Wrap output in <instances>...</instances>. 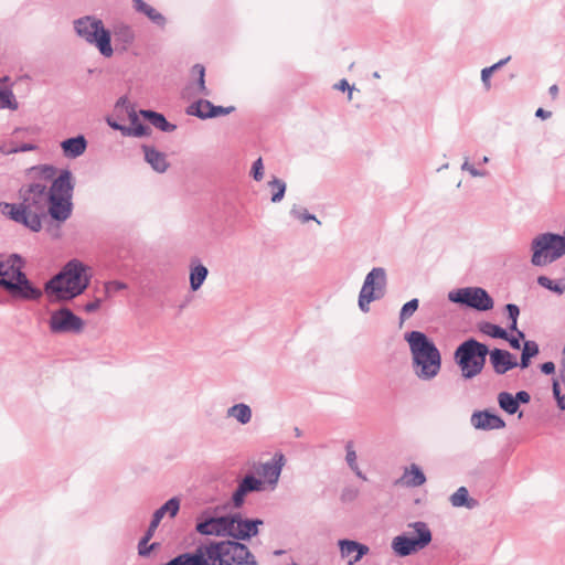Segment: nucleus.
Returning a JSON list of instances; mask_svg holds the SVG:
<instances>
[{
  "instance_id": "nucleus-40",
  "label": "nucleus",
  "mask_w": 565,
  "mask_h": 565,
  "mask_svg": "<svg viewBox=\"0 0 565 565\" xmlns=\"http://www.w3.org/2000/svg\"><path fill=\"white\" fill-rule=\"evenodd\" d=\"M192 75L198 76L196 82V93L202 94L204 96H209L210 92L205 86V67L202 64H195L192 67Z\"/></svg>"
},
{
  "instance_id": "nucleus-27",
  "label": "nucleus",
  "mask_w": 565,
  "mask_h": 565,
  "mask_svg": "<svg viewBox=\"0 0 565 565\" xmlns=\"http://www.w3.org/2000/svg\"><path fill=\"white\" fill-rule=\"evenodd\" d=\"M339 547L342 557H350L355 553L353 558L349 561V565L358 563L370 551L369 546L347 539L339 541Z\"/></svg>"
},
{
  "instance_id": "nucleus-21",
  "label": "nucleus",
  "mask_w": 565,
  "mask_h": 565,
  "mask_svg": "<svg viewBox=\"0 0 565 565\" xmlns=\"http://www.w3.org/2000/svg\"><path fill=\"white\" fill-rule=\"evenodd\" d=\"M471 425L480 430H494L505 427V422L488 409L476 411L470 418Z\"/></svg>"
},
{
  "instance_id": "nucleus-58",
  "label": "nucleus",
  "mask_w": 565,
  "mask_h": 565,
  "mask_svg": "<svg viewBox=\"0 0 565 565\" xmlns=\"http://www.w3.org/2000/svg\"><path fill=\"white\" fill-rule=\"evenodd\" d=\"M36 148L35 145H32V143H22L20 146H18L17 148L12 149L11 152H26V151H32Z\"/></svg>"
},
{
  "instance_id": "nucleus-23",
  "label": "nucleus",
  "mask_w": 565,
  "mask_h": 565,
  "mask_svg": "<svg viewBox=\"0 0 565 565\" xmlns=\"http://www.w3.org/2000/svg\"><path fill=\"white\" fill-rule=\"evenodd\" d=\"M505 312L510 320L509 330L515 332V334H509L504 338L509 342L510 347L514 350L521 349V340H524L525 334L523 331L518 329V318L520 316V308L515 303L505 305Z\"/></svg>"
},
{
  "instance_id": "nucleus-28",
  "label": "nucleus",
  "mask_w": 565,
  "mask_h": 565,
  "mask_svg": "<svg viewBox=\"0 0 565 565\" xmlns=\"http://www.w3.org/2000/svg\"><path fill=\"white\" fill-rule=\"evenodd\" d=\"M141 149L145 153V160L158 173H163L169 168L166 153L157 150L152 146L142 145Z\"/></svg>"
},
{
  "instance_id": "nucleus-50",
  "label": "nucleus",
  "mask_w": 565,
  "mask_h": 565,
  "mask_svg": "<svg viewBox=\"0 0 565 565\" xmlns=\"http://www.w3.org/2000/svg\"><path fill=\"white\" fill-rule=\"evenodd\" d=\"M553 395L556 399L559 409H565V396L561 392L559 384L556 380L553 381Z\"/></svg>"
},
{
  "instance_id": "nucleus-6",
  "label": "nucleus",
  "mask_w": 565,
  "mask_h": 565,
  "mask_svg": "<svg viewBox=\"0 0 565 565\" xmlns=\"http://www.w3.org/2000/svg\"><path fill=\"white\" fill-rule=\"evenodd\" d=\"M533 266H546L565 255V236L556 233H543L531 243Z\"/></svg>"
},
{
  "instance_id": "nucleus-61",
  "label": "nucleus",
  "mask_w": 565,
  "mask_h": 565,
  "mask_svg": "<svg viewBox=\"0 0 565 565\" xmlns=\"http://www.w3.org/2000/svg\"><path fill=\"white\" fill-rule=\"evenodd\" d=\"M535 116L541 119H547L552 116V113L550 110H545L543 108H537L535 111Z\"/></svg>"
},
{
  "instance_id": "nucleus-63",
  "label": "nucleus",
  "mask_w": 565,
  "mask_h": 565,
  "mask_svg": "<svg viewBox=\"0 0 565 565\" xmlns=\"http://www.w3.org/2000/svg\"><path fill=\"white\" fill-rule=\"evenodd\" d=\"M531 359L521 354V360L520 362H518V366H520L521 369H526L529 367Z\"/></svg>"
},
{
  "instance_id": "nucleus-30",
  "label": "nucleus",
  "mask_w": 565,
  "mask_h": 565,
  "mask_svg": "<svg viewBox=\"0 0 565 565\" xmlns=\"http://www.w3.org/2000/svg\"><path fill=\"white\" fill-rule=\"evenodd\" d=\"M132 8L160 28H163L167 23L166 17L143 0H132Z\"/></svg>"
},
{
  "instance_id": "nucleus-64",
  "label": "nucleus",
  "mask_w": 565,
  "mask_h": 565,
  "mask_svg": "<svg viewBox=\"0 0 565 565\" xmlns=\"http://www.w3.org/2000/svg\"><path fill=\"white\" fill-rule=\"evenodd\" d=\"M107 124L109 125V127H111L114 130H119L121 129V124L115 121V120H111L110 118L107 119Z\"/></svg>"
},
{
  "instance_id": "nucleus-55",
  "label": "nucleus",
  "mask_w": 565,
  "mask_h": 565,
  "mask_svg": "<svg viewBox=\"0 0 565 565\" xmlns=\"http://www.w3.org/2000/svg\"><path fill=\"white\" fill-rule=\"evenodd\" d=\"M102 306V299L100 298H95L93 301L90 302H87L85 306H84V310L88 313H92V312H95L97 311Z\"/></svg>"
},
{
  "instance_id": "nucleus-57",
  "label": "nucleus",
  "mask_w": 565,
  "mask_h": 565,
  "mask_svg": "<svg viewBox=\"0 0 565 565\" xmlns=\"http://www.w3.org/2000/svg\"><path fill=\"white\" fill-rule=\"evenodd\" d=\"M541 371H542V373H544L546 375H551L555 372V364L551 361L545 362V363L541 364Z\"/></svg>"
},
{
  "instance_id": "nucleus-62",
  "label": "nucleus",
  "mask_w": 565,
  "mask_h": 565,
  "mask_svg": "<svg viewBox=\"0 0 565 565\" xmlns=\"http://www.w3.org/2000/svg\"><path fill=\"white\" fill-rule=\"evenodd\" d=\"M129 119L131 122V127H136L139 122V118L132 107H131V110L129 111Z\"/></svg>"
},
{
  "instance_id": "nucleus-34",
  "label": "nucleus",
  "mask_w": 565,
  "mask_h": 565,
  "mask_svg": "<svg viewBox=\"0 0 565 565\" xmlns=\"http://www.w3.org/2000/svg\"><path fill=\"white\" fill-rule=\"evenodd\" d=\"M230 418H235L239 424L246 425L252 419V408L245 403L234 404L226 411Z\"/></svg>"
},
{
  "instance_id": "nucleus-33",
  "label": "nucleus",
  "mask_w": 565,
  "mask_h": 565,
  "mask_svg": "<svg viewBox=\"0 0 565 565\" xmlns=\"http://www.w3.org/2000/svg\"><path fill=\"white\" fill-rule=\"evenodd\" d=\"M209 270L207 268L201 264L200 262L192 263L190 267V288L192 291H196L204 284L207 278Z\"/></svg>"
},
{
  "instance_id": "nucleus-17",
  "label": "nucleus",
  "mask_w": 565,
  "mask_h": 565,
  "mask_svg": "<svg viewBox=\"0 0 565 565\" xmlns=\"http://www.w3.org/2000/svg\"><path fill=\"white\" fill-rule=\"evenodd\" d=\"M234 110V106H215L207 99H199L186 108V114L190 116H195L200 119H209L215 118L217 116L230 115Z\"/></svg>"
},
{
  "instance_id": "nucleus-15",
  "label": "nucleus",
  "mask_w": 565,
  "mask_h": 565,
  "mask_svg": "<svg viewBox=\"0 0 565 565\" xmlns=\"http://www.w3.org/2000/svg\"><path fill=\"white\" fill-rule=\"evenodd\" d=\"M0 211L10 220L24 225L32 232H40L42 228L41 220L36 215H29L22 202L20 204L2 202L0 203Z\"/></svg>"
},
{
  "instance_id": "nucleus-3",
  "label": "nucleus",
  "mask_w": 565,
  "mask_h": 565,
  "mask_svg": "<svg viewBox=\"0 0 565 565\" xmlns=\"http://www.w3.org/2000/svg\"><path fill=\"white\" fill-rule=\"evenodd\" d=\"M413 360V369L422 381L435 379L441 369V354L433 340L422 331L405 333Z\"/></svg>"
},
{
  "instance_id": "nucleus-32",
  "label": "nucleus",
  "mask_w": 565,
  "mask_h": 565,
  "mask_svg": "<svg viewBox=\"0 0 565 565\" xmlns=\"http://www.w3.org/2000/svg\"><path fill=\"white\" fill-rule=\"evenodd\" d=\"M449 502L454 508H467L472 510L479 505L478 500L469 495L466 487L458 488L450 497Z\"/></svg>"
},
{
  "instance_id": "nucleus-52",
  "label": "nucleus",
  "mask_w": 565,
  "mask_h": 565,
  "mask_svg": "<svg viewBox=\"0 0 565 565\" xmlns=\"http://www.w3.org/2000/svg\"><path fill=\"white\" fill-rule=\"evenodd\" d=\"M461 170L462 171H468L470 173L471 177H486L487 175V171H481V170H478L476 169L472 164L469 163V159L468 157L465 158V161L461 166Z\"/></svg>"
},
{
  "instance_id": "nucleus-24",
  "label": "nucleus",
  "mask_w": 565,
  "mask_h": 565,
  "mask_svg": "<svg viewBox=\"0 0 565 565\" xmlns=\"http://www.w3.org/2000/svg\"><path fill=\"white\" fill-rule=\"evenodd\" d=\"M284 465L285 457L281 452L275 454L271 460L262 465L260 475L265 478L269 486L275 487L277 484Z\"/></svg>"
},
{
  "instance_id": "nucleus-37",
  "label": "nucleus",
  "mask_w": 565,
  "mask_h": 565,
  "mask_svg": "<svg viewBox=\"0 0 565 565\" xmlns=\"http://www.w3.org/2000/svg\"><path fill=\"white\" fill-rule=\"evenodd\" d=\"M498 404L500 408L509 415H514L519 411L515 397L509 392L498 394Z\"/></svg>"
},
{
  "instance_id": "nucleus-49",
  "label": "nucleus",
  "mask_w": 565,
  "mask_h": 565,
  "mask_svg": "<svg viewBox=\"0 0 565 565\" xmlns=\"http://www.w3.org/2000/svg\"><path fill=\"white\" fill-rule=\"evenodd\" d=\"M252 177L255 181H260L264 178V164L263 159L258 158L253 162L252 170H250Z\"/></svg>"
},
{
  "instance_id": "nucleus-13",
  "label": "nucleus",
  "mask_w": 565,
  "mask_h": 565,
  "mask_svg": "<svg viewBox=\"0 0 565 565\" xmlns=\"http://www.w3.org/2000/svg\"><path fill=\"white\" fill-rule=\"evenodd\" d=\"M232 524L228 526V536L232 541H247L259 533L258 526L264 524L260 519H244L241 513L228 514Z\"/></svg>"
},
{
  "instance_id": "nucleus-56",
  "label": "nucleus",
  "mask_w": 565,
  "mask_h": 565,
  "mask_svg": "<svg viewBox=\"0 0 565 565\" xmlns=\"http://www.w3.org/2000/svg\"><path fill=\"white\" fill-rule=\"evenodd\" d=\"M516 404L520 406V404H527L531 401V396L526 391H519L515 395Z\"/></svg>"
},
{
  "instance_id": "nucleus-47",
  "label": "nucleus",
  "mask_w": 565,
  "mask_h": 565,
  "mask_svg": "<svg viewBox=\"0 0 565 565\" xmlns=\"http://www.w3.org/2000/svg\"><path fill=\"white\" fill-rule=\"evenodd\" d=\"M540 352V349H539V344L535 342V341H532V340H526L524 341L523 343V348H522V355L526 356V358H534L539 354Z\"/></svg>"
},
{
  "instance_id": "nucleus-45",
  "label": "nucleus",
  "mask_w": 565,
  "mask_h": 565,
  "mask_svg": "<svg viewBox=\"0 0 565 565\" xmlns=\"http://www.w3.org/2000/svg\"><path fill=\"white\" fill-rule=\"evenodd\" d=\"M376 300L377 299L375 297L370 296L369 294H366L363 290H360L358 303H359V308L362 312H364V313L369 312L370 303L373 301H376Z\"/></svg>"
},
{
  "instance_id": "nucleus-35",
  "label": "nucleus",
  "mask_w": 565,
  "mask_h": 565,
  "mask_svg": "<svg viewBox=\"0 0 565 565\" xmlns=\"http://www.w3.org/2000/svg\"><path fill=\"white\" fill-rule=\"evenodd\" d=\"M403 479L405 484L412 488L423 486L426 482L425 473L415 463L411 465L409 470L404 472Z\"/></svg>"
},
{
  "instance_id": "nucleus-25",
  "label": "nucleus",
  "mask_w": 565,
  "mask_h": 565,
  "mask_svg": "<svg viewBox=\"0 0 565 565\" xmlns=\"http://www.w3.org/2000/svg\"><path fill=\"white\" fill-rule=\"evenodd\" d=\"M179 510L180 499L177 497L169 499L164 504H162L159 509L154 511L147 531L154 534L163 516L168 514L170 518H174L178 514Z\"/></svg>"
},
{
  "instance_id": "nucleus-41",
  "label": "nucleus",
  "mask_w": 565,
  "mask_h": 565,
  "mask_svg": "<svg viewBox=\"0 0 565 565\" xmlns=\"http://www.w3.org/2000/svg\"><path fill=\"white\" fill-rule=\"evenodd\" d=\"M537 284L557 295H563L565 292V282L563 280L554 281L546 276H539Z\"/></svg>"
},
{
  "instance_id": "nucleus-11",
  "label": "nucleus",
  "mask_w": 565,
  "mask_h": 565,
  "mask_svg": "<svg viewBox=\"0 0 565 565\" xmlns=\"http://www.w3.org/2000/svg\"><path fill=\"white\" fill-rule=\"evenodd\" d=\"M50 331L54 334L81 333L84 329V321L70 308L62 307L51 312L49 319Z\"/></svg>"
},
{
  "instance_id": "nucleus-18",
  "label": "nucleus",
  "mask_w": 565,
  "mask_h": 565,
  "mask_svg": "<svg viewBox=\"0 0 565 565\" xmlns=\"http://www.w3.org/2000/svg\"><path fill=\"white\" fill-rule=\"evenodd\" d=\"M109 30L111 38H114V51L116 50L119 53L128 52L136 41L134 28L125 22H117Z\"/></svg>"
},
{
  "instance_id": "nucleus-4",
  "label": "nucleus",
  "mask_w": 565,
  "mask_h": 565,
  "mask_svg": "<svg viewBox=\"0 0 565 565\" xmlns=\"http://www.w3.org/2000/svg\"><path fill=\"white\" fill-rule=\"evenodd\" d=\"M73 25L77 36L95 46L103 57L109 58L114 55L111 32L100 19L95 15H84L74 20Z\"/></svg>"
},
{
  "instance_id": "nucleus-19",
  "label": "nucleus",
  "mask_w": 565,
  "mask_h": 565,
  "mask_svg": "<svg viewBox=\"0 0 565 565\" xmlns=\"http://www.w3.org/2000/svg\"><path fill=\"white\" fill-rule=\"evenodd\" d=\"M263 490V481L254 475H246L238 483L236 490L233 492L232 502L234 508H241L244 504L245 497L250 492H258Z\"/></svg>"
},
{
  "instance_id": "nucleus-1",
  "label": "nucleus",
  "mask_w": 565,
  "mask_h": 565,
  "mask_svg": "<svg viewBox=\"0 0 565 565\" xmlns=\"http://www.w3.org/2000/svg\"><path fill=\"white\" fill-rule=\"evenodd\" d=\"M24 259L19 254H11L0 260V288L19 301H40L43 290L35 286L23 271Z\"/></svg>"
},
{
  "instance_id": "nucleus-2",
  "label": "nucleus",
  "mask_w": 565,
  "mask_h": 565,
  "mask_svg": "<svg viewBox=\"0 0 565 565\" xmlns=\"http://www.w3.org/2000/svg\"><path fill=\"white\" fill-rule=\"evenodd\" d=\"M90 268L77 258L68 260L61 271L44 284V291L58 301H68L82 295L89 286Z\"/></svg>"
},
{
  "instance_id": "nucleus-12",
  "label": "nucleus",
  "mask_w": 565,
  "mask_h": 565,
  "mask_svg": "<svg viewBox=\"0 0 565 565\" xmlns=\"http://www.w3.org/2000/svg\"><path fill=\"white\" fill-rule=\"evenodd\" d=\"M195 521V531L201 535L228 536V526L232 524L228 515H214L210 509L203 510Z\"/></svg>"
},
{
  "instance_id": "nucleus-9",
  "label": "nucleus",
  "mask_w": 565,
  "mask_h": 565,
  "mask_svg": "<svg viewBox=\"0 0 565 565\" xmlns=\"http://www.w3.org/2000/svg\"><path fill=\"white\" fill-rule=\"evenodd\" d=\"M449 301L459 303L478 311H488L493 308V299L481 287H465L451 290L448 294Z\"/></svg>"
},
{
  "instance_id": "nucleus-46",
  "label": "nucleus",
  "mask_w": 565,
  "mask_h": 565,
  "mask_svg": "<svg viewBox=\"0 0 565 565\" xmlns=\"http://www.w3.org/2000/svg\"><path fill=\"white\" fill-rule=\"evenodd\" d=\"M127 288V284L119 280H110L105 282L104 289L106 297H111L115 292Z\"/></svg>"
},
{
  "instance_id": "nucleus-14",
  "label": "nucleus",
  "mask_w": 565,
  "mask_h": 565,
  "mask_svg": "<svg viewBox=\"0 0 565 565\" xmlns=\"http://www.w3.org/2000/svg\"><path fill=\"white\" fill-rule=\"evenodd\" d=\"M212 541L201 543L191 552L171 558L168 565H214Z\"/></svg>"
},
{
  "instance_id": "nucleus-10",
  "label": "nucleus",
  "mask_w": 565,
  "mask_h": 565,
  "mask_svg": "<svg viewBox=\"0 0 565 565\" xmlns=\"http://www.w3.org/2000/svg\"><path fill=\"white\" fill-rule=\"evenodd\" d=\"M22 204L29 215H36L39 220L45 216L50 193L45 184L31 183L19 191Z\"/></svg>"
},
{
  "instance_id": "nucleus-20",
  "label": "nucleus",
  "mask_w": 565,
  "mask_h": 565,
  "mask_svg": "<svg viewBox=\"0 0 565 565\" xmlns=\"http://www.w3.org/2000/svg\"><path fill=\"white\" fill-rule=\"evenodd\" d=\"M490 363L492 364L493 371L498 375H503L510 370L518 366L515 356L503 349L489 350Z\"/></svg>"
},
{
  "instance_id": "nucleus-36",
  "label": "nucleus",
  "mask_w": 565,
  "mask_h": 565,
  "mask_svg": "<svg viewBox=\"0 0 565 565\" xmlns=\"http://www.w3.org/2000/svg\"><path fill=\"white\" fill-rule=\"evenodd\" d=\"M478 329L481 333L494 338L502 339L508 338V331L502 327L494 324L492 322L483 321L478 324Z\"/></svg>"
},
{
  "instance_id": "nucleus-31",
  "label": "nucleus",
  "mask_w": 565,
  "mask_h": 565,
  "mask_svg": "<svg viewBox=\"0 0 565 565\" xmlns=\"http://www.w3.org/2000/svg\"><path fill=\"white\" fill-rule=\"evenodd\" d=\"M140 115L148 120L153 127L163 131V132H172L177 129L174 124L169 122L166 117L150 109H141Z\"/></svg>"
},
{
  "instance_id": "nucleus-43",
  "label": "nucleus",
  "mask_w": 565,
  "mask_h": 565,
  "mask_svg": "<svg viewBox=\"0 0 565 565\" xmlns=\"http://www.w3.org/2000/svg\"><path fill=\"white\" fill-rule=\"evenodd\" d=\"M419 300L417 298H413L406 303L403 305L399 311V321L401 323L405 320L409 319L418 309Z\"/></svg>"
},
{
  "instance_id": "nucleus-8",
  "label": "nucleus",
  "mask_w": 565,
  "mask_h": 565,
  "mask_svg": "<svg viewBox=\"0 0 565 565\" xmlns=\"http://www.w3.org/2000/svg\"><path fill=\"white\" fill-rule=\"evenodd\" d=\"M408 527L413 529L416 536L401 534L392 541V550L399 557H406L424 550L433 540L431 531L426 522L415 521L409 523Z\"/></svg>"
},
{
  "instance_id": "nucleus-22",
  "label": "nucleus",
  "mask_w": 565,
  "mask_h": 565,
  "mask_svg": "<svg viewBox=\"0 0 565 565\" xmlns=\"http://www.w3.org/2000/svg\"><path fill=\"white\" fill-rule=\"evenodd\" d=\"M49 214L57 222H65L72 214V198L50 195Z\"/></svg>"
},
{
  "instance_id": "nucleus-51",
  "label": "nucleus",
  "mask_w": 565,
  "mask_h": 565,
  "mask_svg": "<svg viewBox=\"0 0 565 565\" xmlns=\"http://www.w3.org/2000/svg\"><path fill=\"white\" fill-rule=\"evenodd\" d=\"M35 169L39 170L40 172V175L45 179V180H51L54 178L55 173H56V169L55 167L53 166H50V164H42V166H39L36 167Z\"/></svg>"
},
{
  "instance_id": "nucleus-54",
  "label": "nucleus",
  "mask_w": 565,
  "mask_h": 565,
  "mask_svg": "<svg viewBox=\"0 0 565 565\" xmlns=\"http://www.w3.org/2000/svg\"><path fill=\"white\" fill-rule=\"evenodd\" d=\"M491 75H492V70H490L488 67H484L481 71V81L487 90L490 89V87H491V81H490Z\"/></svg>"
},
{
  "instance_id": "nucleus-29",
  "label": "nucleus",
  "mask_w": 565,
  "mask_h": 565,
  "mask_svg": "<svg viewBox=\"0 0 565 565\" xmlns=\"http://www.w3.org/2000/svg\"><path fill=\"white\" fill-rule=\"evenodd\" d=\"M61 148L66 158L75 159L85 152L87 141L83 135H78L63 140L61 142Z\"/></svg>"
},
{
  "instance_id": "nucleus-44",
  "label": "nucleus",
  "mask_w": 565,
  "mask_h": 565,
  "mask_svg": "<svg viewBox=\"0 0 565 565\" xmlns=\"http://www.w3.org/2000/svg\"><path fill=\"white\" fill-rule=\"evenodd\" d=\"M290 214H291V216L301 221L302 223H306L309 221H316L318 224H320V221L317 220V217L313 214H310L306 209H300L295 205L290 210Z\"/></svg>"
},
{
  "instance_id": "nucleus-38",
  "label": "nucleus",
  "mask_w": 565,
  "mask_h": 565,
  "mask_svg": "<svg viewBox=\"0 0 565 565\" xmlns=\"http://www.w3.org/2000/svg\"><path fill=\"white\" fill-rule=\"evenodd\" d=\"M268 186H270L273 189V194H271L270 201L273 203L280 202L285 196V192H286V188H287L286 182L279 178L274 177L268 182Z\"/></svg>"
},
{
  "instance_id": "nucleus-26",
  "label": "nucleus",
  "mask_w": 565,
  "mask_h": 565,
  "mask_svg": "<svg viewBox=\"0 0 565 565\" xmlns=\"http://www.w3.org/2000/svg\"><path fill=\"white\" fill-rule=\"evenodd\" d=\"M73 190L74 183L72 172L65 169L61 171L56 179H54L49 193L50 195L72 198Z\"/></svg>"
},
{
  "instance_id": "nucleus-59",
  "label": "nucleus",
  "mask_w": 565,
  "mask_h": 565,
  "mask_svg": "<svg viewBox=\"0 0 565 565\" xmlns=\"http://www.w3.org/2000/svg\"><path fill=\"white\" fill-rule=\"evenodd\" d=\"M335 88L340 90H349V99H352V87L349 85L347 79H341Z\"/></svg>"
},
{
  "instance_id": "nucleus-5",
  "label": "nucleus",
  "mask_w": 565,
  "mask_h": 565,
  "mask_svg": "<svg viewBox=\"0 0 565 565\" xmlns=\"http://www.w3.org/2000/svg\"><path fill=\"white\" fill-rule=\"evenodd\" d=\"M488 353L489 348L486 344L469 338L457 347L454 359L462 376L472 379L483 370Z\"/></svg>"
},
{
  "instance_id": "nucleus-48",
  "label": "nucleus",
  "mask_w": 565,
  "mask_h": 565,
  "mask_svg": "<svg viewBox=\"0 0 565 565\" xmlns=\"http://www.w3.org/2000/svg\"><path fill=\"white\" fill-rule=\"evenodd\" d=\"M345 451H347V455H345V461L348 463V466L352 469V468H356L358 467V462H356V452L354 450V446H353V441H348L347 445H345Z\"/></svg>"
},
{
  "instance_id": "nucleus-39",
  "label": "nucleus",
  "mask_w": 565,
  "mask_h": 565,
  "mask_svg": "<svg viewBox=\"0 0 565 565\" xmlns=\"http://www.w3.org/2000/svg\"><path fill=\"white\" fill-rule=\"evenodd\" d=\"M153 534L146 531L143 536L140 539L138 543V554L142 557H147L150 553L159 547V543L153 542L149 544V541L152 539Z\"/></svg>"
},
{
  "instance_id": "nucleus-60",
  "label": "nucleus",
  "mask_w": 565,
  "mask_h": 565,
  "mask_svg": "<svg viewBox=\"0 0 565 565\" xmlns=\"http://www.w3.org/2000/svg\"><path fill=\"white\" fill-rule=\"evenodd\" d=\"M510 56L500 60L499 62L494 63L493 65L489 66L488 68L492 70V73L504 66L509 61Z\"/></svg>"
},
{
  "instance_id": "nucleus-16",
  "label": "nucleus",
  "mask_w": 565,
  "mask_h": 565,
  "mask_svg": "<svg viewBox=\"0 0 565 565\" xmlns=\"http://www.w3.org/2000/svg\"><path fill=\"white\" fill-rule=\"evenodd\" d=\"M387 274L383 267L372 268L365 276L361 290L376 299H382L386 295Z\"/></svg>"
},
{
  "instance_id": "nucleus-7",
  "label": "nucleus",
  "mask_w": 565,
  "mask_h": 565,
  "mask_svg": "<svg viewBox=\"0 0 565 565\" xmlns=\"http://www.w3.org/2000/svg\"><path fill=\"white\" fill-rule=\"evenodd\" d=\"M214 565H258L255 555L242 542L212 541Z\"/></svg>"
},
{
  "instance_id": "nucleus-53",
  "label": "nucleus",
  "mask_w": 565,
  "mask_h": 565,
  "mask_svg": "<svg viewBox=\"0 0 565 565\" xmlns=\"http://www.w3.org/2000/svg\"><path fill=\"white\" fill-rule=\"evenodd\" d=\"M131 132L135 137H143L150 134V128L139 121L136 127H132Z\"/></svg>"
},
{
  "instance_id": "nucleus-42",
  "label": "nucleus",
  "mask_w": 565,
  "mask_h": 565,
  "mask_svg": "<svg viewBox=\"0 0 565 565\" xmlns=\"http://www.w3.org/2000/svg\"><path fill=\"white\" fill-rule=\"evenodd\" d=\"M18 102L11 89L0 87V109H18Z\"/></svg>"
}]
</instances>
